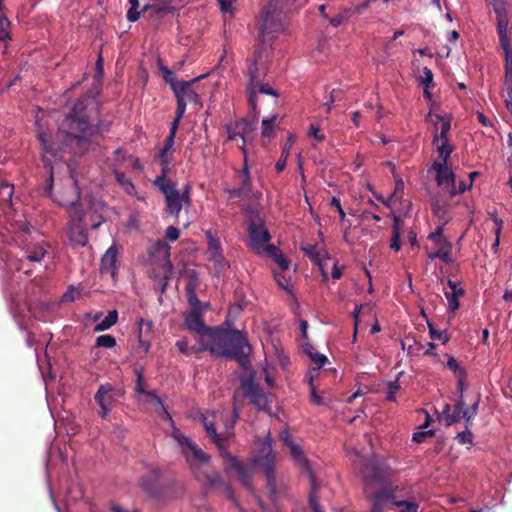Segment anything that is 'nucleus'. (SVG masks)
<instances>
[{
  "instance_id": "1",
  "label": "nucleus",
  "mask_w": 512,
  "mask_h": 512,
  "mask_svg": "<svg viewBox=\"0 0 512 512\" xmlns=\"http://www.w3.org/2000/svg\"><path fill=\"white\" fill-rule=\"evenodd\" d=\"M95 94L80 97L64 117L60 130L66 133V145L78 156L95 149L112 128V121L101 117Z\"/></svg>"
},
{
  "instance_id": "2",
  "label": "nucleus",
  "mask_w": 512,
  "mask_h": 512,
  "mask_svg": "<svg viewBox=\"0 0 512 512\" xmlns=\"http://www.w3.org/2000/svg\"><path fill=\"white\" fill-rule=\"evenodd\" d=\"M200 342L203 352L209 351L212 356L233 359L244 369L250 364L251 345L246 334L238 329L211 327Z\"/></svg>"
},
{
  "instance_id": "3",
  "label": "nucleus",
  "mask_w": 512,
  "mask_h": 512,
  "mask_svg": "<svg viewBox=\"0 0 512 512\" xmlns=\"http://www.w3.org/2000/svg\"><path fill=\"white\" fill-rule=\"evenodd\" d=\"M271 35L263 37L259 35V42L256 45L252 58L247 60L246 76L248 78L245 90L247 94L248 105L255 110L256 84L262 82L269 70L272 48L269 42Z\"/></svg>"
},
{
  "instance_id": "4",
  "label": "nucleus",
  "mask_w": 512,
  "mask_h": 512,
  "mask_svg": "<svg viewBox=\"0 0 512 512\" xmlns=\"http://www.w3.org/2000/svg\"><path fill=\"white\" fill-rule=\"evenodd\" d=\"M72 197L67 200H59L60 206L66 207L70 215V223L68 227V237L75 246L84 247L88 243V235L86 224L84 223V214L80 209L79 200L80 192L76 187L72 189Z\"/></svg>"
},
{
  "instance_id": "5",
  "label": "nucleus",
  "mask_w": 512,
  "mask_h": 512,
  "mask_svg": "<svg viewBox=\"0 0 512 512\" xmlns=\"http://www.w3.org/2000/svg\"><path fill=\"white\" fill-rule=\"evenodd\" d=\"M293 0H269L267 7L262 10L260 32L263 37L271 35L275 38L285 27V16Z\"/></svg>"
},
{
  "instance_id": "6",
  "label": "nucleus",
  "mask_w": 512,
  "mask_h": 512,
  "mask_svg": "<svg viewBox=\"0 0 512 512\" xmlns=\"http://www.w3.org/2000/svg\"><path fill=\"white\" fill-rule=\"evenodd\" d=\"M153 184L164 195L166 210L169 215L178 218L182 208L191 205V186L189 184H186L182 193L178 191L176 184L169 178L156 177Z\"/></svg>"
},
{
  "instance_id": "7",
  "label": "nucleus",
  "mask_w": 512,
  "mask_h": 512,
  "mask_svg": "<svg viewBox=\"0 0 512 512\" xmlns=\"http://www.w3.org/2000/svg\"><path fill=\"white\" fill-rule=\"evenodd\" d=\"M255 465L260 468L266 476V486L272 501H277L278 492L274 473L275 453L272 448V440L267 436L260 445L259 453L255 457Z\"/></svg>"
},
{
  "instance_id": "8",
  "label": "nucleus",
  "mask_w": 512,
  "mask_h": 512,
  "mask_svg": "<svg viewBox=\"0 0 512 512\" xmlns=\"http://www.w3.org/2000/svg\"><path fill=\"white\" fill-rule=\"evenodd\" d=\"M172 436L180 446L181 454L192 473L199 470L201 464H208L210 462V455L205 453L192 439L180 433L176 428H174Z\"/></svg>"
},
{
  "instance_id": "9",
  "label": "nucleus",
  "mask_w": 512,
  "mask_h": 512,
  "mask_svg": "<svg viewBox=\"0 0 512 512\" xmlns=\"http://www.w3.org/2000/svg\"><path fill=\"white\" fill-rule=\"evenodd\" d=\"M361 475L367 489L373 485H378L380 489L385 486L392 487L390 483L392 469L384 463L378 461L365 463L361 469Z\"/></svg>"
},
{
  "instance_id": "10",
  "label": "nucleus",
  "mask_w": 512,
  "mask_h": 512,
  "mask_svg": "<svg viewBox=\"0 0 512 512\" xmlns=\"http://www.w3.org/2000/svg\"><path fill=\"white\" fill-rule=\"evenodd\" d=\"M34 228L26 221L20 220L13 225V231L16 234L20 245H23L24 258L31 262H40L46 251L42 245H32L28 242V235Z\"/></svg>"
},
{
  "instance_id": "11",
  "label": "nucleus",
  "mask_w": 512,
  "mask_h": 512,
  "mask_svg": "<svg viewBox=\"0 0 512 512\" xmlns=\"http://www.w3.org/2000/svg\"><path fill=\"white\" fill-rule=\"evenodd\" d=\"M290 454L294 461H296L299 465H301L308 473L310 478V493L308 497L309 507L313 512H322L320 504H319V485L316 482L313 471L311 470L308 460L302 450V448L298 444H294L289 447Z\"/></svg>"
},
{
  "instance_id": "12",
  "label": "nucleus",
  "mask_w": 512,
  "mask_h": 512,
  "mask_svg": "<svg viewBox=\"0 0 512 512\" xmlns=\"http://www.w3.org/2000/svg\"><path fill=\"white\" fill-rule=\"evenodd\" d=\"M241 388L244 396L248 398L251 404H253L258 410L268 411L270 409V400L268 395L263 391L259 384L253 381L252 376L242 379Z\"/></svg>"
},
{
  "instance_id": "13",
  "label": "nucleus",
  "mask_w": 512,
  "mask_h": 512,
  "mask_svg": "<svg viewBox=\"0 0 512 512\" xmlns=\"http://www.w3.org/2000/svg\"><path fill=\"white\" fill-rule=\"evenodd\" d=\"M203 309H190L184 315L183 327L197 335V342L205 340V334L210 331L211 326H207L203 318Z\"/></svg>"
},
{
  "instance_id": "14",
  "label": "nucleus",
  "mask_w": 512,
  "mask_h": 512,
  "mask_svg": "<svg viewBox=\"0 0 512 512\" xmlns=\"http://www.w3.org/2000/svg\"><path fill=\"white\" fill-rule=\"evenodd\" d=\"M163 470L159 467H151L147 474L139 479L140 488L153 500L163 495L160 489Z\"/></svg>"
},
{
  "instance_id": "15",
  "label": "nucleus",
  "mask_w": 512,
  "mask_h": 512,
  "mask_svg": "<svg viewBox=\"0 0 512 512\" xmlns=\"http://www.w3.org/2000/svg\"><path fill=\"white\" fill-rule=\"evenodd\" d=\"M368 497L372 501L370 512H384L395 509V492L392 487L385 486Z\"/></svg>"
},
{
  "instance_id": "16",
  "label": "nucleus",
  "mask_w": 512,
  "mask_h": 512,
  "mask_svg": "<svg viewBox=\"0 0 512 512\" xmlns=\"http://www.w3.org/2000/svg\"><path fill=\"white\" fill-rule=\"evenodd\" d=\"M94 400L100 407V417L106 419L116 402L114 388L110 384L100 385L94 395Z\"/></svg>"
},
{
  "instance_id": "17",
  "label": "nucleus",
  "mask_w": 512,
  "mask_h": 512,
  "mask_svg": "<svg viewBox=\"0 0 512 512\" xmlns=\"http://www.w3.org/2000/svg\"><path fill=\"white\" fill-rule=\"evenodd\" d=\"M249 231V246L258 255L262 254L264 245L271 239L269 231L262 224L250 223Z\"/></svg>"
},
{
  "instance_id": "18",
  "label": "nucleus",
  "mask_w": 512,
  "mask_h": 512,
  "mask_svg": "<svg viewBox=\"0 0 512 512\" xmlns=\"http://www.w3.org/2000/svg\"><path fill=\"white\" fill-rule=\"evenodd\" d=\"M118 254L119 250L115 244H112L101 258L100 272L103 275H110L113 279L118 273Z\"/></svg>"
},
{
  "instance_id": "19",
  "label": "nucleus",
  "mask_w": 512,
  "mask_h": 512,
  "mask_svg": "<svg viewBox=\"0 0 512 512\" xmlns=\"http://www.w3.org/2000/svg\"><path fill=\"white\" fill-rule=\"evenodd\" d=\"M149 253L163 261L164 278L168 279L173 271V264L170 261V246L164 240H158L151 246Z\"/></svg>"
},
{
  "instance_id": "20",
  "label": "nucleus",
  "mask_w": 512,
  "mask_h": 512,
  "mask_svg": "<svg viewBox=\"0 0 512 512\" xmlns=\"http://www.w3.org/2000/svg\"><path fill=\"white\" fill-rule=\"evenodd\" d=\"M160 489L162 490L163 495L155 499L157 502H165L171 499L179 498L184 494L185 491L184 484L173 478L162 481Z\"/></svg>"
},
{
  "instance_id": "21",
  "label": "nucleus",
  "mask_w": 512,
  "mask_h": 512,
  "mask_svg": "<svg viewBox=\"0 0 512 512\" xmlns=\"http://www.w3.org/2000/svg\"><path fill=\"white\" fill-rule=\"evenodd\" d=\"M493 10L497 18V33L499 36L508 35L509 11L504 0H492Z\"/></svg>"
},
{
  "instance_id": "22",
  "label": "nucleus",
  "mask_w": 512,
  "mask_h": 512,
  "mask_svg": "<svg viewBox=\"0 0 512 512\" xmlns=\"http://www.w3.org/2000/svg\"><path fill=\"white\" fill-rule=\"evenodd\" d=\"M193 475L207 488H216L224 485L221 474L214 469L201 467Z\"/></svg>"
},
{
  "instance_id": "23",
  "label": "nucleus",
  "mask_w": 512,
  "mask_h": 512,
  "mask_svg": "<svg viewBox=\"0 0 512 512\" xmlns=\"http://www.w3.org/2000/svg\"><path fill=\"white\" fill-rule=\"evenodd\" d=\"M135 373H136L135 391L138 394H144L146 396L152 397L155 400V403L158 406L159 410L164 414L165 419L172 422V418H171L169 412L167 411L166 407L164 406L162 399L159 396H157L154 392L145 390L143 369L137 368V369H135Z\"/></svg>"
},
{
  "instance_id": "24",
  "label": "nucleus",
  "mask_w": 512,
  "mask_h": 512,
  "mask_svg": "<svg viewBox=\"0 0 512 512\" xmlns=\"http://www.w3.org/2000/svg\"><path fill=\"white\" fill-rule=\"evenodd\" d=\"M227 460L229 468L236 473L237 478L242 483V485L248 489H251V469L248 466L242 464L236 457L232 455H228Z\"/></svg>"
},
{
  "instance_id": "25",
  "label": "nucleus",
  "mask_w": 512,
  "mask_h": 512,
  "mask_svg": "<svg viewBox=\"0 0 512 512\" xmlns=\"http://www.w3.org/2000/svg\"><path fill=\"white\" fill-rule=\"evenodd\" d=\"M201 422L203 424L207 436L211 438V440L219 448V450L225 451L228 448V438L222 437L217 433L214 421L210 420L206 415L202 414Z\"/></svg>"
},
{
  "instance_id": "26",
  "label": "nucleus",
  "mask_w": 512,
  "mask_h": 512,
  "mask_svg": "<svg viewBox=\"0 0 512 512\" xmlns=\"http://www.w3.org/2000/svg\"><path fill=\"white\" fill-rule=\"evenodd\" d=\"M205 237L208 241V248L206 252L208 259L215 263H221L224 260V256L219 238L215 237L211 231H206Z\"/></svg>"
},
{
  "instance_id": "27",
  "label": "nucleus",
  "mask_w": 512,
  "mask_h": 512,
  "mask_svg": "<svg viewBox=\"0 0 512 512\" xmlns=\"http://www.w3.org/2000/svg\"><path fill=\"white\" fill-rule=\"evenodd\" d=\"M204 77L205 76L202 75L190 81H180V84L177 85V87H174V94L176 95V91H179V88H182L183 91L180 96H182L186 102L188 101L194 104H198L200 102V96L192 89V85Z\"/></svg>"
},
{
  "instance_id": "28",
  "label": "nucleus",
  "mask_w": 512,
  "mask_h": 512,
  "mask_svg": "<svg viewBox=\"0 0 512 512\" xmlns=\"http://www.w3.org/2000/svg\"><path fill=\"white\" fill-rule=\"evenodd\" d=\"M249 108L250 114L252 115V119L247 120L245 118H242L240 120H237L238 124L240 125V138L244 140V142H247L250 134L256 130L259 116V110L256 107L255 110H253L250 106Z\"/></svg>"
},
{
  "instance_id": "29",
  "label": "nucleus",
  "mask_w": 512,
  "mask_h": 512,
  "mask_svg": "<svg viewBox=\"0 0 512 512\" xmlns=\"http://www.w3.org/2000/svg\"><path fill=\"white\" fill-rule=\"evenodd\" d=\"M440 142H441V144L438 146L437 150H438V153H439L442 161L441 162L436 161L432 165V169L435 172H439V174L442 173L446 169V166L448 165L449 157L454 150V147L449 143V140L440 141Z\"/></svg>"
},
{
  "instance_id": "30",
  "label": "nucleus",
  "mask_w": 512,
  "mask_h": 512,
  "mask_svg": "<svg viewBox=\"0 0 512 512\" xmlns=\"http://www.w3.org/2000/svg\"><path fill=\"white\" fill-rule=\"evenodd\" d=\"M499 43L505 54V81L512 80V48L508 35L499 36Z\"/></svg>"
},
{
  "instance_id": "31",
  "label": "nucleus",
  "mask_w": 512,
  "mask_h": 512,
  "mask_svg": "<svg viewBox=\"0 0 512 512\" xmlns=\"http://www.w3.org/2000/svg\"><path fill=\"white\" fill-rule=\"evenodd\" d=\"M171 155L172 152L161 148L159 152L154 156L155 161H157L161 166V173L157 177L168 178L171 165Z\"/></svg>"
},
{
  "instance_id": "32",
  "label": "nucleus",
  "mask_w": 512,
  "mask_h": 512,
  "mask_svg": "<svg viewBox=\"0 0 512 512\" xmlns=\"http://www.w3.org/2000/svg\"><path fill=\"white\" fill-rule=\"evenodd\" d=\"M138 341L140 346L143 348L145 352H148L151 347V341L149 338L143 336V328L146 327L147 331H152L153 323L150 320H145L141 318L138 322Z\"/></svg>"
},
{
  "instance_id": "33",
  "label": "nucleus",
  "mask_w": 512,
  "mask_h": 512,
  "mask_svg": "<svg viewBox=\"0 0 512 512\" xmlns=\"http://www.w3.org/2000/svg\"><path fill=\"white\" fill-rule=\"evenodd\" d=\"M465 401H464V395H459L454 407L452 414L449 415L446 419V425L451 426L455 423H458L463 419V411L465 410Z\"/></svg>"
},
{
  "instance_id": "34",
  "label": "nucleus",
  "mask_w": 512,
  "mask_h": 512,
  "mask_svg": "<svg viewBox=\"0 0 512 512\" xmlns=\"http://www.w3.org/2000/svg\"><path fill=\"white\" fill-rule=\"evenodd\" d=\"M142 11H147L150 16H155L158 18H163L165 15L173 13V7L171 5H167L166 3H162L159 1V4L152 6H144Z\"/></svg>"
},
{
  "instance_id": "35",
  "label": "nucleus",
  "mask_w": 512,
  "mask_h": 512,
  "mask_svg": "<svg viewBox=\"0 0 512 512\" xmlns=\"http://www.w3.org/2000/svg\"><path fill=\"white\" fill-rule=\"evenodd\" d=\"M175 346L178 348L180 353L186 356L199 354L203 352L201 342H198V345L189 346V342L186 337L176 341Z\"/></svg>"
},
{
  "instance_id": "36",
  "label": "nucleus",
  "mask_w": 512,
  "mask_h": 512,
  "mask_svg": "<svg viewBox=\"0 0 512 512\" xmlns=\"http://www.w3.org/2000/svg\"><path fill=\"white\" fill-rule=\"evenodd\" d=\"M181 275L183 277L187 278V280H188V282L186 284V291L194 292L200 283L199 274H198L197 270H195L193 268L186 267L181 272Z\"/></svg>"
},
{
  "instance_id": "37",
  "label": "nucleus",
  "mask_w": 512,
  "mask_h": 512,
  "mask_svg": "<svg viewBox=\"0 0 512 512\" xmlns=\"http://www.w3.org/2000/svg\"><path fill=\"white\" fill-rule=\"evenodd\" d=\"M118 321V312L116 310L109 311L107 316L99 323H97L93 331L102 332L110 329Z\"/></svg>"
},
{
  "instance_id": "38",
  "label": "nucleus",
  "mask_w": 512,
  "mask_h": 512,
  "mask_svg": "<svg viewBox=\"0 0 512 512\" xmlns=\"http://www.w3.org/2000/svg\"><path fill=\"white\" fill-rule=\"evenodd\" d=\"M304 352L310 357V359L317 365V368H321L327 362V357L321 353H318L312 344L306 342L303 344Z\"/></svg>"
},
{
  "instance_id": "39",
  "label": "nucleus",
  "mask_w": 512,
  "mask_h": 512,
  "mask_svg": "<svg viewBox=\"0 0 512 512\" xmlns=\"http://www.w3.org/2000/svg\"><path fill=\"white\" fill-rule=\"evenodd\" d=\"M303 251L305 254L313 261L315 262L319 269L322 272L323 277H327V274L325 272V264L324 260L320 257V253L317 251L316 245H307L306 247H303Z\"/></svg>"
},
{
  "instance_id": "40",
  "label": "nucleus",
  "mask_w": 512,
  "mask_h": 512,
  "mask_svg": "<svg viewBox=\"0 0 512 512\" xmlns=\"http://www.w3.org/2000/svg\"><path fill=\"white\" fill-rule=\"evenodd\" d=\"M38 138L41 142L43 152L45 154L54 156L58 148L53 143L51 135L45 132H41L39 133Z\"/></svg>"
},
{
  "instance_id": "41",
  "label": "nucleus",
  "mask_w": 512,
  "mask_h": 512,
  "mask_svg": "<svg viewBox=\"0 0 512 512\" xmlns=\"http://www.w3.org/2000/svg\"><path fill=\"white\" fill-rule=\"evenodd\" d=\"M10 26L11 22L4 13L0 11V41L8 42L12 40Z\"/></svg>"
},
{
  "instance_id": "42",
  "label": "nucleus",
  "mask_w": 512,
  "mask_h": 512,
  "mask_svg": "<svg viewBox=\"0 0 512 512\" xmlns=\"http://www.w3.org/2000/svg\"><path fill=\"white\" fill-rule=\"evenodd\" d=\"M13 194V184L4 180L0 181V201L5 204H10Z\"/></svg>"
},
{
  "instance_id": "43",
  "label": "nucleus",
  "mask_w": 512,
  "mask_h": 512,
  "mask_svg": "<svg viewBox=\"0 0 512 512\" xmlns=\"http://www.w3.org/2000/svg\"><path fill=\"white\" fill-rule=\"evenodd\" d=\"M278 116L273 115L270 118H264L262 120V137L271 138L274 134V127L277 123Z\"/></svg>"
},
{
  "instance_id": "44",
  "label": "nucleus",
  "mask_w": 512,
  "mask_h": 512,
  "mask_svg": "<svg viewBox=\"0 0 512 512\" xmlns=\"http://www.w3.org/2000/svg\"><path fill=\"white\" fill-rule=\"evenodd\" d=\"M466 293L464 288H459L456 293L445 292V297L448 301V307L450 311H455L459 308L460 303L458 298L464 296Z\"/></svg>"
},
{
  "instance_id": "45",
  "label": "nucleus",
  "mask_w": 512,
  "mask_h": 512,
  "mask_svg": "<svg viewBox=\"0 0 512 512\" xmlns=\"http://www.w3.org/2000/svg\"><path fill=\"white\" fill-rule=\"evenodd\" d=\"M480 400L481 395L478 394L475 402L469 408H466L463 411V419L465 420V423H467V425H472V420L478 414Z\"/></svg>"
},
{
  "instance_id": "46",
  "label": "nucleus",
  "mask_w": 512,
  "mask_h": 512,
  "mask_svg": "<svg viewBox=\"0 0 512 512\" xmlns=\"http://www.w3.org/2000/svg\"><path fill=\"white\" fill-rule=\"evenodd\" d=\"M455 178V174L448 168V165L442 173L439 174V172H436V181L438 185L447 184L450 188L452 184L454 185Z\"/></svg>"
},
{
  "instance_id": "47",
  "label": "nucleus",
  "mask_w": 512,
  "mask_h": 512,
  "mask_svg": "<svg viewBox=\"0 0 512 512\" xmlns=\"http://www.w3.org/2000/svg\"><path fill=\"white\" fill-rule=\"evenodd\" d=\"M402 373H399L396 380L387 382V392H386V400L390 402L396 401V394L401 389V386L399 384V376Z\"/></svg>"
},
{
  "instance_id": "48",
  "label": "nucleus",
  "mask_w": 512,
  "mask_h": 512,
  "mask_svg": "<svg viewBox=\"0 0 512 512\" xmlns=\"http://www.w3.org/2000/svg\"><path fill=\"white\" fill-rule=\"evenodd\" d=\"M131 7L128 9L126 17L129 22H135L140 18L142 9L139 10L140 4L138 0H128Z\"/></svg>"
},
{
  "instance_id": "49",
  "label": "nucleus",
  "mask_w": 512,
  "mask_h": 512,
  "mask_svg": "<svg viewBox=\"0 0 512 512\" xmlns=\"http://www.w3.org/2000/svg\"><path fill=\"white\" fill-rule=\"evenodd\" d=\"M159 69L165 82L170 85L172 90H174V87H177V85L180 84V81H176L173 72L161 62L159 63Z\"/></svg>"
},
{
  "instance_id": "50",
  "label": "nucleus",
  "mask_w": 512,
  "mask_h": 512,
  "mask_svg": "<svg viewBox=\"0 0 512 512\" xmlns=\"http://www.w3.org/2000/svg\"><path fill=\"white\" fill-rule=\"evenodd\" d=\"M95 344L97 347L111 349L116 346V339L112 335L104 334L96 338Z\"/></svg>"
},
{
  "instance_id": "51",
  "label": "nucleus",
  "mask_w": 512,
  "mask_h": 512,
  "mask_svg": "<svg viewBox=\"0 0 512 512\" xmlns=\"http://www.w3.org/2000/svg\"><path fill=\"white\" fill-rule=\"evenodd\" d=\"M114 175L117 183L122 186L128 194H131L135 187L133 183L126 177L125 173L115 171Z\"/></svg>"
},
{
  "instance_id": "52",
  "label": "nucleus",
  "mask_w": 512,
  "mask_h": 512,
  "mask_svg": "<svg viewBox=\"0 0 512 512\" xmlns=\"http://www.w3.org/2000/svg\"><path fill=\"white\" fill-rule=\"evenodd\" d=\"M470 426L471 425H467V423H465V430L460 432V433H458L455 436V440H457V442L459 444H461V445L472 444V442H473V433L470 430Z\"/></svg>"
},
{
  "instance_id": "53",
  "label": "nucleus",
  "mask_w": 512,
  "mask_h": 512,
  "mask_svg": "<svg viewBox=\"0 0 512 512\" xmlns=\"http://www.w3.org/2000/svg\"><path fill=\"white\" fill-rule=\"evenodd\" d=\"M428 238L437 246L447 245L449 241L443 236V227L438 226L434 232L430 233Z\"/></svg>"
},
{
  "instance_id": "54",
  "label": "nucleus",
  "mask_w": 512,
  "mask_h": 512,
  "mask_svg": "<svg viewBox=\"0 0 512 512\" xmlns=\"http://www.w3.org/2000/svg\"><path fill=\"white\" fill-rule=\"evenodd\" d=\"M447 357V367L454 373L455 377L460 376V373L462 375L467 374L465 368L462 367L454 357L448 355Z\"/></svg>"
},
{
  "instance_id": "55",
  "label": "nucleus",
  "mask_w": 512,
  "mask_h": 512,
  "mask_svg": "<svg viewBox=\"0 0 512 512\" xmlns=\"http://www.w3.org/2000/svg\"><path fill=\"white\" fill-rule=\"evenodd\" d=\"M428 328L429 336L432 340H439L443 344H446L449 341L448 335L445 332L436 330L432 323L428 322Z\"/></svg>"
},
{
  "instance_id": "56",
  "label": "nucleus",
  "mask_w": 512,
  "mask_h": 512,
  "mask_svg": "<svg viewBox=\"0 0 512 512\" xmlns=\"http://www.w3.org/2000/svg\"><path fill=\"white\" fill-rule=\"evenodd\" d=\"M226 132H227V138L229 141H234L237 139V137H240V125L238 124V121H234L230 124H226L225 126Z\"/></svg>"
},
{
  "instance_id": "57",
  "label": "nucleus",
  "mask_w": 512,
  "mask_h": 512,
  "mask_svg": "<svg viewBox=\"0 0 512 512\" xmlns=\"http://www.w3.org/2000/svg\"><path fill=\"white\" fill-rule=\"evenodd\" d=\"M451 248L452 245L450 242L447 245L439 246V249L437 250L438 259H441L443 262L447 264L452 263Z\"/></svg>"
},
{
  "instance_id": "58",
  "label": "nucleus",
  "mask_w": 512,
  "mask_h": 512,
  "mask_svg": "<svg viewBox=\"0 0 512 512\" xmlns=\"http://www.w3.org/2000/svg\"><path fill=\"white\" fill-rule=\"evenodd\" d=\"M343 98V93L339 89H333L330 92L329 100L324 103L323 107L325 108V113L329 114L331 112V104L335 101H340Z\"/></svg>"
},
{
  "instance_id": "59",
  "label": "nucleus",
  "mask_w": 512,
  "mask_h": 512,
  "mask_svg": "<svg viewBox=\"0 0 512 512\" xmlns=\"http://www.w3.org/2000/svg\"><path fill=\"white\" fill-rule=\"evenodd\" d=\"M395 507L399 512H418V504L413 501H396Z\"/></svg>"
},
{
  "instance_id": "60",
  "label": "nucleus",
  "mask_w": 512,
  "mask_h": 512,
  "mask_svg": "<svg viewBox=\"0 0 512 512\" xmlns=\"http://www.w3.org/2000/svg\"><path fill=\"white\" fill-rule=\"evenodd\" d=\"M450 129H451L450 121L449 120L442 121L441 128H440V133L439 134H435L434 142L435 141H447Z\"/></svg>"
},
{
  "instance_id": "61",
  "label": "nucleus",
  "mask_w": 512,
  "mask_h": 512,
  "mask_svg": "<svg viewBox=\"0 0 512 512\" xmlns=\"http://www.w3.org/2000/svg\"><path fill=\"white\" fill-rule=\"evenodd\" d=\"M182 88H179V91H176V100H177V108H176V115L178 116V118H182L185 111H186V106H187V103L185 101V99L182 98V96H180V94L182 93Z\"/></svg>"
},
{
  "instance_id": "62",
  "label": "nucleus",
  "mask_w": 512,
  "mask_h": 512,
  "mask_svg": "<svg viewBox=\"0 0 512 512\" xmlns=\"http://www.w3.org/2000/svg\"><path fill=\"white\" fill-rule=\"evenodd\" d=\"M187 295H188V301L190 304V309L198 308V309L205 310V308H207L209 306L208 303L204 304L198 299V297L195 294V291L187 292Z\"/></svg>"
},
{
  "instance_id": "63",
  "label": "nucleus",
  "mask_w": 512,
  "mask_h": 512,
  "mask_svg": "<svg viewBox=\"0 0 512 512\" xmlns=\"http://www.w3.org/2000/svg\"><path fill=\"white\" fill-rule=\"evenodd\" d=\"M421 83L425 86V88H430L434 86L433 73L430 68H423V76L421 78Z\"/></svg>"
},
{
  "instance_id": "64",
  "label": "nucleus",
  "mask_w": 512,
  "mask_h": 512,
  "mask_svg": "<svg viewBox=\"0 0 512 512\" xmlns=\"http://www.w3.org/2000/svg\"><path fill=\"white\" fill-rule=\"evenodd\" d=\"M507 97L505 98V103L507 106V109L512 114V80L504 81Z\"/></svg>"
}]
</instances>
